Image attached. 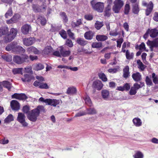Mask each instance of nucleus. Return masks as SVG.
Returning <instances> with one entry per match:
<instances>
[{
  "label": "nucleus",
  "mask_w": 158,
  "mask_h": 158,
  "mask_svg": "<svg viewBox=\"0 0 158 158\" xmlns=\"http://www.w3.org/2000/svg\"><path fill=\"white\" fill-rule=\"evenodd\" d=\"M147 44L148 46H149L151 51H152L154 48L158 47V38L155 39L152 41L148 40Z\"/></svg>",
  "instance_id": "6"
},
{
  "label": "nucleus",
  "mask_w": 158,
  "mask_h": 158,
  "mask_svg": "<svg viewBox=\"0 0 158 158\" xmlns=\"http://www.w3.org/2000/svg\"><path fill=\"white\" fill-rule=\"evenodd\" d=\"M59 34L64 39H65L67 38V35L66 32L64 30H62L59 32Z\"/></svg>",
  "instance_id": "62"
},
{
  "label": "nucleus",
  "mask_w": 158,
  "mask_h": 158,
  "mask_svg": "<svg viewBox=\"0 0 158 158\" xmlns=\"http://www.w3.org/2000/svg\"><path fill=\"white\" fill-rule=\"evenodd\" d=\"M39 116V112L38 110L34 109L29 112L27 115L28 119L34 122L37 120V118Z\"/></svg>",
  "instance_id": "3"
},
{
  "label": "nucleus",
  "mask_w": 158,
  "mask_h": 158,
  "mask_svg": "<svg viewBox=\"0 0 158 158\" xmlns=\"http://www.w3.org/2000/svg\"><path fill=\"white\" fill-rule=\"evenodd\" d=\"M18 32V30L17 29L12 28L10 30V33L9 34L12 38H15L16 37Z\"/></svg>",
  "instance_id": "29"
},
{
  "label": "nucleus",
  "mask_w": 158,
  "mask_h": 158,
  "mask_svg": "<svg viewBox=\"0 0 158 158\" xmlns=\"http://www.w3.org/2000/svg\"><path fill=\"white\" fill-rule=\"evenodd\" d=\"M15 49H14V52L23 53L25 52V49L21 46L18 45L17 42H15Z\"/></svg>",
  "instance_id": "15"
},
{
  "label": "nucleus",
  "mask_w": 158,
  "mask_h": 158,
  "mask_svg": "<svg viewBox=\"0 0 158 158\" xmlns=\"http://www.w3.org/2000/svg\"><path fill=\"white\" fill-rule=\"evenodd\" d=\"M152 78L153 83L155 84H158V76L156 75L154 73L152 74Z\"/></svg>",
  "instance_id": "46"
},
{
  "label": "nucleus",
  "mask_w": 158,
  "mask_h": 158,
  "mask_svg": "<svg viewBox=\"0 0 158 158\" xmlns=\"http://www.w3.org/2000/svg\"><path fill=\"white\" fill-rule=\"evenodd\" d=\"M3 86L6 88L9 91L10 90V89L12 87L11 84L9 82L7 81H3L1 82Z\"/></svg>",
  "instance_id": "22"
},
{
  "label": "nucleus",
  "mask_w": 158,
  "mask_h": 158,
  "mask_svg": "<svg viewBox=\"0 0 158 158\" xmlns=\"http://www.w3.org/2000/svg\"><path fill=\"white\" fill-rule=\"evenodd\" d=\"M109 91L107 90H103L102 91V97L105 100H107L109 99Z\"/></svg>",
  "instance_id": "18"
},
{
  "label": "nucleus",
  "mask_w": 158,
  "mask_h": 158,
  "mask_svg": "<svg viewBox=\"0 0 158 158\" xmlns=\"http://www.w3.org/2000/svg\"><path fill=\"white\" fill-rule=\"evenodd\" d=\"M35 42L34 37H30L24 38L23 40V44L26 46H29L33 44Z\"/></svg>",
  "instance_id": "7"
},
{
  "label": "nucleus",
  "mask_w": 158,
  "mask_h": 158,
  "mask_svg": "<svg viewBox=\"0 0 158 158\" xmlns=\"http://www.w3.org/2000/svg\"><path fill=\"white\" fill-rule=\"evenodd\" d=\"M13 13L12 8L10 7L5 14V16L6 18H8L9 17L11 16L12 15Z\"/></svg>",
  "instance_id": "38"
},
{
  "label": "nucleus",
  "mask_w": 158,
  "mask_h": 158,
  "mask_svg": "<svg viewBox=\"0 0 158 158\" xmlns=\"http://www.w3.org/2000/svg\"><path fill=\"white\" fill-rule=\"evenodd\" d=\"M52 48L51 47L49 46L46 48L44 50V52L45 54H48L52 51Z\"/></svg>",
  "instance_id": "57"
},
{
  "label": "nucleus",
  "mask_w": 158,
  "mask_h": 158,
  "mask_svg": "<svg viewBox=\"0 0 158 158\" xmlns=\"http://www.w3.org/2000/svg\"><path fill=\"white\" fill-rule=\"evenodd\" d=\"M15 42H13L8 45L6 47V50L8 51L12 50L14 52Z\"/></svg>",
  "instance_id": "28"
},
{
  "label": "nucleus",
  "mask_w": 158,
  "mask_h": 158,
  "mask_svg": "<svg viewBox=\"0 0 158 158\" xmlns=\"http://www.w3.org/2000/svg\"><path fill=\"white\" fill-rule=\"evenodd\" d=\"M90 4L92 8L94 10L100 13L103 12L104 7L103 2H97L96 0H92L90 2Z\"/></svg>",
  "instance_id": "2"
},
{
  "label": "nucleus",
  "mask_w": 158,
  "mask_h": 158,
  "mask_svg": "<svg viewBox=\"0 0 158 158\" xmlns=\"http://www.w3.org/2000/svg\"><path fill=\"white\" fill-rule=\"evenodd\" d=\"M24 78H22L21 80L23 82H29L32 79L31 76L28 74H26L24 75Z\"/></svg>",
  "instance_id": "36"
},
{
  "label": "nucleus",
  "mask_w": 158,
  "mask_h": 158,
  "mask_svg": "<svg viewBox=\"0 0 158 158\" xmlns=\"http://www.w3.org/2000/svg\"><path fill=\"white\" fill-rule=\"evenodd\" d=\"M96 39L98 41H104L106 40L108 37L105 35H97L96 36Z\"/></svg>",
  "instance_id": "24"
},
{
  "label": "nucleus",
  "mask_w": 158,
  "mask_h": 158,
  "mask_svg": "<svg viewBox=\"0 0 158 158\" xmlns=\"http://www.w3.org/2000/svg\"><path fill=\"white\" fill-rule=\"evenodd\" d=\"M32 67L33 69L36 71L41 70L45 67L43 64L40 63L35 64L32 65Z\"/></svg>",
  "instance_id": "19"
},
{
  "label": "nucleus",
  "mask_w": 158,
  "mask_h": 158,
  "mask_svg": "<svg viewBox=\"0 0 158 158\" xmlns=\"http://www.w3.org/2000/svg\"><path fill=\"white\" fill-rule=\"evenodd\" d=\"M10 106L12 109L14 110L17 111L20 109L19 104L15 100H13L11 101Z\"/></svg>",
  "instance_id": "12"
},
{
  "label": "nucleus",
  "mask_w": 158,
  "mask_h": 158,
  "mask_svg": "<svg viewBox=\"0 0 158 158\" xmlns=\"http://www.w3.org/2000/svg\"><path fill=\"white\" fill-rule=\"evenodd\" d=\"M49 88L48 86L46 83L41 82L40 85V89H48Z\"/></svg>",
  "instance_id": "56"
},
{
  "label": "nucleus",
  "mask_w": 158,
  "mask_h": 158,
  "mask_svg": "<svg viewBox=\"0 0 158 158\" xmlns=\"http://www.w3.org/2000/svg\"><path fill=\"white\" fill-rule=\"evenodd\" d=\"M77 42L78 44L82 46L85 45L87 43L86 41L80 38H79L77 40Z\"/></svg>",
  "instance_id": "42"
},
{
  "label": "nucleus",
  "mask_w": 158,
  "mask_h": 158,
  "mask_svg": "<svg viewBox=\"0 0 158 158\" xmlns=\"http://www.w3.org/2000/svg\"><path fill=\"white\" fill-rule=\"evenodd\" d=\"M30 110V107L26 105L23 107L22 110L23 112L26 114H28Z\"/></svg>",
  "instance_id": "55"
},
{
  "label": "nucleus",
  "mask_w": 158,
  "mask_h": 158,
  "mask_svg": "<svg viewBox=\"0 0 158 158\" xmlns=\"http://www.w3.org/2000/svg\"><path fill=\"white\" fill-rule=\"evenodd\" d=\"M82 23L81 19H78L76 22H72L71 23V25L72 27L75 28L79 26Z\"/></svg>",
  "instance_id": "32"
},
{
  "label": "nucleus",
  "mask_w": 158,
  "mask_h": 158,
  "mask_svg": "<svg viewBox=\"0 0 158 158\" xmlns=\"http://www.w3.org/2000/svg\"><path fill=\"white\" fill-rule=\"evenodd\" d=\"M31 31V26L27 24L24 25L21 28V32L24 35L28 34L29 32Z\"/></svg>",
  "instance_id": "10"
},
{
  "label": "nucleus",
  "mask_w": 158,
  "mask_h": 158,
  "mask_svg": "<svg viewBox=\"0 0 158 158\" xmlns=\"http://www.w3.org/2000/svg\"><path fill=\"white\" fill-rule=\"evenodd\" d=\"M38 20L42 25H44L45 24L46 20L44 17L39 16L38 18Z\"/></svg>",
  "instance_id": "49"
},
{
  "label": "nucleus",
  "mask_w": 158,
  "mask_h": 158,
  "mask_svg": "<svg viewBox=\"0 0 158 158\" xmlns=\"http://www.w3.org/2000/svg\"><path fill=\"white\" fill-rule=\"evenodd\" d=\"M86 114H87V113L86 111H80L75 114V117H80Z\"/></svg>",
  "instance_id": "60"
},
{
  "label": "nucleus",
  "mask_w": 158,
  "mask_h": 158,
  "mask_svg": "<svg viewBox=\"0 0 158 158\" xmlns=\"http://www.w3.org/2000/svg\"><path fill=\"white\" fill-rule=\"evenodd\" d=\"M13 61L18 64H20L24 62L23 60L20 56H16L13 58Z\"/></svg>",
  "instance_id": "25"
},
{
  "label": "nucleus",
  "mask_w": 158,
  "mask_h": 158,
  "mask_svg": "<svg viewBox=\"0 0 158 158\" xmlns=\"http://www.w3.org/2000/svg\"><path fill=\"white\" fill-rule=\"evenodd\" d=\"M12 97V98H15L19 100H23L27 98L26 96L24 94L15 93L13 95Z\"/></svg>",
  "instance_id": "14"
},
{
  "label": "nucleus",
  "mask_w": 158,
  "mask_h": 158,
  "mask_svg": "<svg viewBox=\"0 0 158 158\" xmlns=\"http://www.w3.org/2000/svg\"><path fill=\"white\" fill-rule=\"evenodd\" d=\"M23 69V68H14L12 69V72L14 74H22V71Z\"/></svg>",
  "instance_id": "40"
},
{
  "label": "nucleus",
  "mask_w": 158,
  "mask_h": 158,
  "mask_svg": "<svg viewBox=\"0 0 158 158\" xmlns=\"http://www.w3.org/2000/svg\"><path fill=\"white\" fill-rule=\"evenodd\" d=\"M77 89L74 87L68 88L66 93L69 95H73L76 93Z\"/></svg>",
  "instance_id": "23"
},
{
  "label": "nucleus",
  "mask_w": 158,
  "mask_h": 158,
  "mask_svg": "<svg viewBox=\"0 0 158 158\" xmlns=\"http://www.w3.org/2000/svg\"><path fill=\"white\" fill-rule=\"evenodd\" d=\"M14 39V38H12V36L8 34L4 37L3 40L5 43H7L11 42Z\"/></svg>",
  "instance_id": "34"
},
{
  "label": "nucleus",
  "mask_w": 158,
  "mask_h": 158,
  "mask_svg": "<svg viewBox=\"0 0 158 158\" xmlns=\"http://www.w3.org/2000/svg\"><path fill=\"white\" fill-rule=\"evenodd\" d=\"M85 104L91 107L92 106V103L91 100L88 95H86L84 98Z\"/></svg>",
  "instance_id": "33"
},
{
  "label": "nucleus",
  "mask_w": 158,
  "mask_h": 158,
  "mask_svg": "<svg viewBox=\"0 0 158 158\" xmlns=\"http://www.w3.org/2000/svg\"><path fill=\"white\" fill-rule=\"evenodd\" d=\"M134 54L133 53H130L128 50L126 51V56L127 59L130 60L133 59Z\"/></svg>",
  "instance_id": "48"
},
{
  "label": "nucleus",
  "mask_w": 158,
  "mask_h": 158,
  "mask_svg": "<svg viewBox=\"0 0 158 158\" xmlns=\"http://www.w3.org/2000/svg\"><path fill=\"white\" fill-rule=\"evenodd\" d=\"M134 158H143V155L141 152H137L134 156Z\"/></svg>",
  "instance_id": "54"
},
{
  "label": "nucleus",
  "mask_w": 158,
  "mask_h": 158,
  "mask_svg": "<svg viewBox=\"0 0 158 158\" xmlns=\"http://www.w3.org/2000/svg\"><path fill=\"white\" fill-rule=\"evenodd\" d=\"M103 25V22L97 21L95 24V27L97 29H100Z\"/></svg>",
  "instance_id": "50"
},
{
  "label": "nucleus",
  "mask_w": 158,
  "mask_h": 158,
  "mask_svg": "<svg viewBox=\"0 0 158 158\" xmlns=\"http://www.w3.org/2000/svg\"><path fill=\"white\" fill-rule=\"evenodd\" d=\"M65 44L70 48L72 47L73 46V44L72 40L69 39H68L66 40Z\"/></svg>",
  "instance_id": "63"
},
{
  "label": "nucleus",
  "mask_w": 158,
  "mask_h": 158,
  "mask_svg": "<svg viewBox=\"0 0 158 158\" xmlns=\"http://www.w3.org/2000/svg\"><path fill=\"white\" fill-rule=\"evenodd\" d=\"M34 109H36L38 110V112H39V115L40 114V112H43L44 113L45 112V109L44 106H39L36 108Z\"/></svg>",
  "instance_id": "52"
},
{
  "label": "nucleus",
  "mask_w": 158,
  "mask_h": 158,
  "mask_svg": "<svg viewBox=\"0 0 158 158\" xmlns=\"http://www.w3.org/2000/svg\"><path fill=\"white\" fill-rule=\"evenodd\" d=\"M130 9V6L129 4H126L125 6L124 13L126 15H127L129 12Z\"/></svg>",
  "instance_id": "59"
},
{
  "label": "nucleus",
  "mask_w": 158,
  "mask_h": 158,
  "mask_svg": "<svg viewBox=\"0 0 158 158\" xmlns=\"http://www.w3.org/2000/svg\"><path fill=\"white\" fill-rule=\"evenodd\" d=\"M140 84L136 83L134 84L133 87L136 89V90H138L139 88L142 87L144 85V82L140 81L139 82Z\"/></svg>",
  "instance_id": "37"
},
{
  "label": "nucleus",
  "mask_w": 158,
  "mask_h": 158,
  "mask_svg": "<svg viewBox=\"0 0 158 158\" xmlns=\"http://www.w3.org/2000/svg\"><path fill=\"white\" fill-rule=\"evenodd\" d=\"M2 57L4 60L7 62H10L12 60V56L9 55H3L2 56Z\"/></svg>",
  "instance_id": "44"
},
{
  "label": "nucleus",
  "mask_w": 158,
  "mask_h": 158,
  "mask_svg": "<svg viewBox=\"0 0 158 158\" xmlns=\"http://www.w3.org/2000/svg\"><path fill=\"white\" fill-rule=\"evenodd\" d=\"M46 102H47V104L48 105L55 107L57 105L59 104L61 102V100L56 99H48L46 100Z\"/></svg>",
  "instance_id": "11"
},
{
  "label": "nucleus",
  "mask_w": 158,
  "mask_h": 158,
  "mask_svg": "<svg viewBox=\"0 0 158 158\" xmlns=\"http://www.w3.org/2000/svg\"><path fill=\"white\" fill-rule=\"evenodd\" d=\"M137 63L138 65V68L142 71L145 68V66L141 62V60H137Z\"/></svg>",
  "instance_id": "41"
},
{
  "label": "nucleus",
  "mask_w": 158,
  "mask_h": 158,
  "mask_svg": "<svg viewBox=\"0 0 158 158\" xmlns=\"http://www.w3.org/2000/svg\"><path fill=\"white\" fill-rule=\"evenodd\" d=\"M61 18L62 19L63 22L66 23L68 21V17L66 14L64 12H61L60 13Z\"/></svg>",
  "instance_id": "43"
},
{
  "label": "nucleus",
  "mask_w": 158,
  "mask_h": 158,
  "mask_svg": "<svg viewBox=\"0 0 158 158\" xmlns=\"http://www.w3.org/2000/svg\"><path fill=\"white\" fill-rule=\"evenodd\" d=\"M132 77L133 80L136 82L140 81L142 80L141 75L139 72L133 73L132 74Z\"/></svg>",
  "instance_id": "17"
},
{
  "label": "nucleus",
  "mask_w": 158,
  "mask_h": 158,
  "mask_svg": "<svg viewBox=\"0 0 158 158\" xmlns=\"http://www.w3.org/2000/svg\"><path fill=\"white\" fill-rule=\"evenodd\" d=\"M123 76L124 78H127L130 76L129 72V67L128 66H126L123 69Z\"/></svg>",
  "instance_id": "27"
},
{
  "label": "nucleus",
  "mask_w": 158,
  "mask_h": 158,
  "mask_svg": "<svg viewBox=\"0 0 158 158\" xmlns=\"http://www.w3.org/2000/svg\"><path fill=\"white\" fill-rule=\"evenodd\" d=\"M139 11V8L138 4H135L133 6L132 11L134 14H138Z\"/></svg>",
  "instance_id": "35"
},
{
  "label": "nucleus",
  "mask_w": 158,
  "mask_h": 158,
  "mask_svg": "<svg viewBox=\"0 0 158 158\" xmlns=\"http://www.w3.org/2000/svg\"><path fill=\"white\" fill-rule=\"evenodd\" d=\"M70 54L71 51L69 50H66L65 47L63 46H60L58 51H54L53 53L54 56L60 57L61 56L67 57L69 56Z\"/></svg>",
  "instance_id": "1"
},
{
  "label": "nucleus",
  "mask_w": 158,
  "mask_h": 158,
  "mask_svg": "<svg viewBox=\"0 0 158 158\" xmlns=\"http://www.w3.org/2000/svg\"><path fill=\"white\" fill-rule=\"evenodd\" d=\"M98 76L99 78L103 81L105 82L107 81V79L106 75L103 73H99Z\"/></svg>",
  "instance_id": "47"
},
{
  "label": "nucleus",
  "mask_w": 158,
  "mask_h": 158,
  "mask_svg": "<svg viewBox=\"0 0 158 158\" xmlns=\"http://www.w3.org/2000/svg\"><path fill=\"white\" fill-rule=\"evenodd\" d=\"M114 3L112 10L115 13H118L123 6L124 3L121 0H115Z\"/></svg>",
  "instance_id": "4"
},
{
  "label": "nucleus",
  "mask_w": 158,
  "mask_h": 158,
  "mask_svg": "<svg viewBox=\"0 0 158 158\" xmlns=\"http://www.w3.org/2000/svg\"><path fill=\"white\" fill-rule=\"evenodd\" d=\"M32 7L33 10L35 12H38L42 11V10L40 8V6L39 5L33 4L32 6Z\"/></svg>",
  "instance_id": "39"
},
{
  "label": "nucleus",
  "mask_w": 158,
  "mask_h": 158,
  "mask_svg": "<svg viewBox=\"0 0 158 158\" xmlns=\"http://www.w3.org/2000/svg\"><path fill=\"white\" fill-rule=\"evenodd\" d=\"M145 82L146 85L149 86H150L153 85V83L151 79L149 78L148 76L146 77Z\"/></svg>",
  "instance_id": "53"
},
{
  "label": "nucleus",
  "mask_w": 158,
  "mask_h": 158,
  "mask_svg": "<svg viewBox=\"0 0 158 158\" xmlns=\"http://www.w3.org/2000/svg\"><path fill=\"white\" fill-rule=\"evenodd\" d=\"M25 118L24 114L20 112L18 113L17 120L24 127H27L28 125V123L25 121Z\"/></svg>",
  "instance_id": "5"
},
{
  "label": "nucleus",
  "mask_w": 158,
  "mask_h": 158,
  "mask_svg": "<svg viewBox=\"0 0 158 158\" xmlns=\"http://www.w3.org/2000/svg\"><path fill=\"white\" fill-rule=\"evenodd\" d=\"M102 46V44L101 42H94L92 44V47L94 48H99Z\"/></svg>",
  "instance_id": "45"
},
{
  "label": "nucleus",
  "mask_w": 158,
  "mask_h": 158,
  "mask_svg": "<svg viewBox=\"0 0 158 158\" xmlns=\"http://www.w3.org/2000/svg\"><path fill=\"white\" fill-rule=\"evenodd\" d=\"M94 34V33L92 31H89L85 33L84 37L87 40H90L93 38Z\"/></svg>",
  "instance_id": "21"
},
{
  "label": "nucleus",
  "mask_w": 158,
  "mask_h": 158,
  "mask_svg": "<svg viewBox=\"0 0 158 158\" xmlns=\"http://www.w3.org/2000/svg\"><path fill=\"white\" fill-rule=\"evenodd\" d=\"M27 51L29 53L33 52L35 54H39L40 53V52L39 50L33 46L28 48L27 49Z\"/></svg>",
  "instance_id": "16"
},
{
  "label": "nucleus",
  "mask_w": 158,
  "mask_h": 158,
  "mask_svg": "<svg viewBox=\"0 0 158 158\" xmlns=\"http://www.w3.org/2000/svg\"><path fill=\"white\" fill-rule=\"evenodd\" d=\"M118 28H116L114 30L111 31L110 33V35L113 36H116L120 34V32H118Z\"/></svg>",
  "instance_id": "51"
},
{
  "label": "nucleus",
  "mask_w": 158,
  "mask_h": 158,
  "mask_svg": "<svg viewBox=\"0 0 158 158\" xmlns=\"http://www.w3.org/2000/svg\"><path fill=\"white\" fill-rule=\"evenodd\" d=\"M134 125L137 127L141 126L142 125V122L141 120L138 118H135L132 120Z\"/></svg>",
  "instance_id": "20"
},
{
  "label": "nucleus",
  "mask_w": 158,
  "mask_h": 158,
  "mask_svg": "<svg viewBox=\"0 0 158 158\" xmlns=\"http://www.w3.org/2000/svg\"><path fill=\"white\" fill-rule=\"evenodd\" d=\"M87 114L93 115L97 114L96 110L94 108L90 107L87 108L86 109Z\"/></svg>",
  "instance_id": "26"
},
{
  "label": "nucleus",
  "mask_w": 158,
  "mask_h": 158,
  "mask_svg": "<svg viewBox=\"0 0 158 158\" xmlns=\"http://www.w3.org/2000/svg\"><path fill=\"white\" fill-rule=\"evenodd\" d=\"M8 30L7 28L5 29V28H0V37L2 36V35L6 34Z\"/></svg>",
  "instance_id": "58"
},
{
  "label": "nucleus",
  "mask_w": 158,
  "mask_h": 158,
  "mask_svg": "<svg viewBox=\"0 0 158 158\" xmlns=\"http://www.w3.org/2000/svg\"><path fill=\"white\" fill-rule=\"evenodd\" d=\"M110 10V6L108 5L107 7L106 8L104 11V16L107 17H109L111 15Z\"/></svg>",
  "instance_id": "30"
},
{
  "label": "nucleus",
  "mask_w": 158,
  "mask_h": 158,
  "mask_svg": "<svg viewBox=\"0 0 158 158\" xmlns=\"http://www.w3.org/2000/svg\"><path fill=\"white\" fill-rule=\"evenodd\" d=\"M103 85L101 81L97 80L93 82L92 86L93 88L96 89L98 90H100L102 89Z\"/></svg>",
  "instance_id": "9"
},
{
  "label": "nucleus",
  "mask_w": 158,
  "mask_h": 158,
  "mask_svg": "<svg viewBox=\"0 0 158 158\" xmlns=\"http://www.w3.org/2000/svg\"><path fill=\"white\" fill-rule=\"evenodd\" d=\"M123 40L122 38H120L118 39L117 41V47L120 48L121 47V44L123 42Z\"/></svg>",
  "instance_id": "64"
},
{
  "label": "nucleus",
  "mask_w": 158,
  "mask_h": 158,
  "mask_svg": "<svg viewBox=\"0 0 158 158\" xmlns=\"http://www.w3.org/2000/svg\"><path fill=\"white\" fill-rule=\"evenodd\" d=\"M14 120L13 115L11 114H10L4 120V122L5 123H8Z\"/></svg>",
  "instance_id": "31"
},
{
  "label": "nucleus",
  "mask_w": 158,
  "mask_h": 158,
  "mask_svg": "<svg viewBox=\"0 0 158 158\" xmlns=\"http://www.w3.org/2000/svg\"><path fill=\"white\" fill-rule=\"evenodd\" d=\"M137 93V90L133 87H131L130 91L129 92V94L131 95H135Z\"/></svg>",
  "instance_id": "61"
},
{
  "label": "nucleus",
  "mask_w": 158,
  "mask_h": 158,
  "mask_svg": "<svg viewBox=\"0 0 158 158\" xmlns=\"http://www.w3.org/2000/svg\"><path fill=\"white\" fill-rule=\"evenodd\" d=\"M20 18V15L18 14H15L10 19L7 20L6 23L8 24L15 23L18 22Z\"/></svg>",
  "instance_id": "8"
},
{
  "label": "nucleus",
  "mask_w": 158,
  "mask_h": 158,
  "mask_svg": "<svg viewBox=\"0 0 158 158\" xmlns=\"http://www.w3.org/2000/svg\"><path fill=\"white\" fill-rule=\"evenodd\" d=\"M148 30H149V35L151 37L154 38L158 37V30L156 28Z\"/></svg>",
  "instance_id": "13"
}]
</instances>
